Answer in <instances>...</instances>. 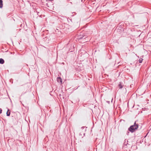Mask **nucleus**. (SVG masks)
I'll use <instances>...</instances> for the list:
<instances>
[{"label":"nucleus","instance_id":"10","mask_svg":"<svg viewBox=\"0 0 151 151\" xmlns=\"http://www.w3.org/2000/svg\"><path fill=\"white\" fill-rule=\"evenodd\" d=\"M129 134V132H127V135H128Z\"/></svg>","mask_w":151,"mask_h":151},{"label":"nucleus","instance_id":"1","mask_svg":"<svg viewBox=\"0 0 151 151\" xmlns=\"http://www.w3.org/2000/svg\"><path fill=\"white\" fill-rule=\"evenodd\" d=\"M138 125L137 124H136V121L133 125L131 126L128 128V130L132 133L134 132L138 128Z\"/></svg>","mask_w":151,"mask_h":151},{"label":"nucleus","instance_id":"4","mask_svg":"<svg viewBox=\"0 0 151 151\" xmlns=\"http://www.w3.org/2000/svg\"><path fill=\"white\" fill-rule=\"evenodd\" d=\"M118 86L120 88H122L123 87V85L122 84L121 82H119L118 85Z\"/></svg>","mask_w":151,"mask_h":151},{"label":"nucleus","instance_id":"7","mask_svg":"<svg viewBox=\"0 0 151 151\" xmlns=\"http://www.w3.org/2000/svg\"><path fill=\"white\" fill-rule=\"evenodd\" d=\"M143 60V59L142 58H140L139 60V62L140 63H142V62Z\"/></svg>","mask_w":151,"mask_h":151},{"label":"nucleus","instance_id":"9","mask_svg":"<svg viewBox=\"0 0 151 151\" xmlns=\"http://www.w3.org/2000/svg\"><path fill=\"white\" fill-rule=\"evenodd\" d=\"M2 110L0 108V114L2 113Z\"/></svg>","mask_w":151,"mask_h":151},{"label":"nucleus","instance_id":"6","mask_svg":"<svg viewBox=\"0 0 151 151\" xmlns=\"http://www.w3.org/2000/svg\"><path fill=\"white\" fill-rule=\"evenodd\" d=\"M10 111L9 110V109H8L6 112V115L7 116H10Z\"/></svg>","mask_w":151,"mask_h":151},{"label":"nucleus","instance_id":"5","mask_svg":"<svg viewBox=\"0 0 151 151\" xmlns=\"http://www.w3.org/2000/svg\"><path fill=\"white\" fill-rule=\"evenodd\" d=\"M3 6V1L2 0H0V8H1Z\"/></svg>","mask_w":151,"mask_h":151},{"label":"nucleus","instance_id":"11","mask_svg":"<svg viewBox=\"0 0 151 151\" xmlns=\"http://www.w3.org/2000/svg\"><path fill=\"white\" fill-rule=\"evenodd\" d=\"M109 101H108V103H109Z\"/></svg>","mask_w":151,"mask_h":151},{"label":"nucleus","instance_id":"8","mask_svg":"<svg viewBox=\"0 0 151 151\" xmlns=\"http://www.w3.org/2000/svg\"><path fill=\"white\" fill-rule=\"evenodd\" d=\"M84 37V36H83V37H81V35H80V36H78V38H79V39H82V38H83Z\"/></svg>","mask_w":151,"mask_h":151},{"label":"nucleus","instance_id":"2","mask_svg":"<svg viewBox=\"0 0 151 151\" xmlns=\"http://www.w3.org/2000/svg\"><path fill=\"white\" fill-rule=\"evenodd\" d=\"M57 81L60 83L62 84V80L60 77H58L57 78Z\"/></svg>","mask_w":151,"mask_h":151},{"label":"nucleus","instance_id":"3","mask_svg":"<svg viewBox=\"0 0 151 151\" xmlns=\"http://www.w3.org/2000/svg\"><path fill=\"white\" fill-rule=\"evenodd\" d=\"M4 63V60L2 58H0V63L1 64H3Z\"/></svg>","mask_w":151,"mask_h":151}]
</instances>
